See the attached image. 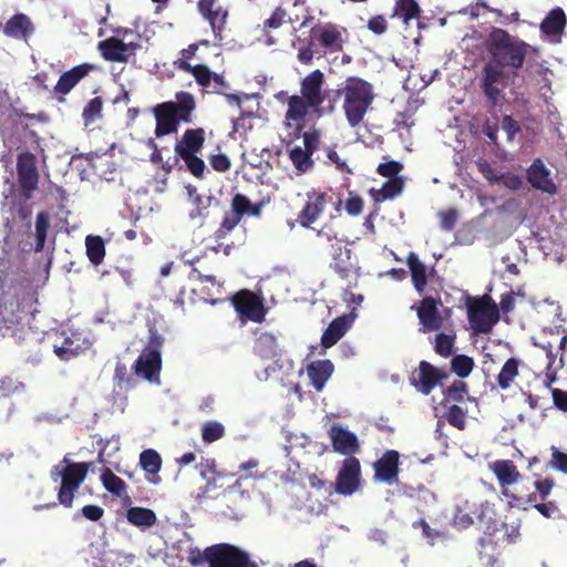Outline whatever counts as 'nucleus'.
Wrapping results in <instances>:
<instances>
[{
    "label": "nucleus",
    "mask_w": 567,
    "mask_h": 567,
    "mask_svg": "<svg viewBox=\"0 0 567 567\" xmlns=\"http://www.w3.org/2000/svg\"><path fill=\"white\" fill-rule=\"evenodd\" d=\"M363 199L353 193H349V197L344 202V209L350 216H359L363 210Z\"/></svg>",
    "instance_id": "69168bd1"
},
{
    "label": "nucleus",
    "mask_w": 567,
    "mask_h": 567,
    "mask_svg": "<svg viewBox=\"0 0 567 567\" xmlns=\"http://www.w3.org/2000/svg\"><path fill=\"white\" fill-rule=\"evenodd\" d=\"M203 560L209 567H258L249 554L237 546L220 543L205 548Z\"/></svg>",
    "instance_id": "6e6552de"
},
{
    "label": "nucleus",
    "mask_w": 567,
    "mask_h": 567,
    "mask_svg": "<svg viewBox=\"0 0 567 567\" xmlns=\"http://www.w3.org/2000/svg\"><path fill=\"white\" fill-rule=\"evenodd\" d=\"M179 157L184 161L187 169L194 177L199 179L204 178L206 165L200 157L196 154L182 155Z\"/></svg>",
    "instance_id": "6e6d98bb"
},
{
    "label": "nucleus",
    "mask_w": 567,
    "mask_h": 567,
    "mask_svg": "<svg viewBox=\"0 0 567 567\" xmlns=\"http://www.w3.org/2000/svg\"><path fill=\"white\" fill-rule=\"evenodd\" d=\"M472 513H477V522L483 528V534L478 538L477 544L480 547H485L491 544L497 543L493 538L495 527H493V517L496 516L495 506L488 501L475 502L465 499L456 505L453 514V525L458 529H467L474 524Z\"/></svg>",
    "instance_id": "39448f33"
},
{
    "label": "nucleus",
    "mask_w": 567,
    "mask_h": 567,
    "mask_svg": "<svg viewBox=\"0 0 567 567\" xmlns=\"http://www.w3.org/2000/svg\"><path fill=\"white\" fill-rule=\"evenodd\" d=\"M336 95L343 97L342 109L351 127L363 121L374 100L373 85L359 76L347 78Z\"/></svg>",
    "instance_id": "20e7f679"
},
{
    "label": "nucleus",
    "mask_w": 567,
    "mask_h": 567,
    "mask_svg": "<svg viewBox=\"0 0 567 567\" xmlns=\"http://www.w3.org/2000/svg\"><path fill=\"white\" fill-rule=\"evenodd\" d=\"M103 100L101 96L91 99L83 109L82 117L85 125L94 123L102 117Z\"/></svg>",
    "instance_id": "de8ad7c7"
},
{
    "label": "nucleus",
    "mask_w": 567,
    "mask_h": 567,
    "mask_svg": "<svg viewBox=\"0 0 567 567\" xmlns=\"http://www.w3.org/2000/svg\"><path fill=\"white\" fill-rule=\"evenodd\" d=\"M501 127L506 134L508 143H513L516 137L523 133V126L512 115H503L501 118Z\"/></svg>",
    "instance_id": "864d4df0"
},
{
    "label": "nucleus",
    "mask_w": 567,
    "mask_h": 567,
    "mask_svg": "<svg viewBox=\"0 0 567 567\" xmlns=\"http://www.w3.org/2000/svg\"><path fill=\"white\" fill-rule=\"evenodd\" d=\"M534 508L546 518H558L560 516V509L556 502L549 501L537 503L536 501L532 503Z\"/></svg>",
    "instance_id": "680f3d73"
},
{
    "label": "nucleus",
    "mask_w": 567,
    "mask_h": 567,
    "mask_svg": "<svg viewBox=\"0 0 567 567\" xmlns=\"http://www.w3.org/2000/svg\"><path fill=\"white\" fill-rule=\"evenodd\" d=\"M17 176L21 195L27 202L31 199L32 193L38 188L40 181L37 157L33 153L25 151L18 154Z\"/></svg>",
    "instance_id": "9b49d317"
},
{
    "label": "nucleus",
    "mask_w": 567,
    "mask_h": 567,
    "mask_svg": "<svg viewBox=\"0 0 567 567\" xmlns=\"http://www.w3.org/2000/svg\"><path fill=\"white\" fill-rule=\"evenodd\" d=\"M209 164L214 171L225 173L230 169L231 162L226 154H213L208 157Z\"/></svg>",
    "instance_id": "774afa93"
},
{
    "label": "nucleus",
    "mask_w": 567,
    "mask_h": 567,
    "mask_svg": "<svg viewBox=\"0 0 567 567\" xmlns=\"http://www.w3.org/2000/svg\"><path fill=\"white\" fill-rule=\"evenodd\" d=\"M412 527L414 529H421L422 536L427 540L429 545L433 546L439 539L445 537V534L441 530L432 528L425 519L421 518L413 522Z\"/></svg>",
    "instance_id": "5fc2aeb1"
},
{
    "label": "nucleus",
    "mask_w": 567,
    "mask_h": 567,
    "mask_svg": "<svg viewBox=\"0 0 567 567\" xmlns=\"http://www.w3.org/2000/svg\"><path fill=\"white\" fill-rule=\"evenodd\" d=\"M374 480L377 482L393 485L399 481L400 453L395 450H386L373 465Z\"/></svg>",
    "instance_id": "a211bd4d"
},
{
    "label": "nucleus",
    "mask_w": 567,
    "mask_h": 567,
    "mask_svg": "<svg viewBox=\"0 0 567 567\" xmlns=\"http://www.w3.org/2000/svg\"><path fill=\"white\" fill-rule=\"evenodd\" d=\"M497 184H502L507 189L514 192L524 188L523 177L512 172L501 173Z\"/></svg>",
    "instance_id": "052dcab7"
},
{
    "label": "nucleus",
    "mask_w": 567,
    "mask_h": 567,
    "mask_svg": "<svg viewBox=\"0 0 567 567\" xmlns=\"http://www.w3.org/2000/svg\"><path fill=\"white\" fill-rule=\"evenodd\" d=\"M288 157L298 173H307L315 166L312 155L301 146H293L288 151Z\"/></svg>",
    "instance_id": "4c0bfd02"
},
{
    "label": "nucleus",
    "mask_w": 567,
    "mask_h": 567,
    "mask_svg": "<svg viewBox=\"0 0 567 567\" xmlns=\"http://www.w3.org/2000/svg\"><path fill=\"white\" fill-rule=\"evenodd\" d=\"M318 245L321 250L327 251L342 243L343 239L339 237V233L334 229L332 225L324 224L317 231Z\"/></svg>",
    "instance_id": "79ce46f5"
},
{
    "label": "nucleus",
    "mask_w": 567,
    "mask_h": 567,
    "mask_svg": "<svg viewBox=\"0 0 567 567\" xmlns=\"http://www.w3.org/2000/svg\"><path fill=\"white\" fill-rule=\"evenodd\" d=\"M302 137L303 140V147L307 152H309L311 155L319 148L320 142H321V132L313 127L307 132H303L298 137Z\"/></svg>",
    "instance_id": "bf43d9fd"
},
{
    "label": "nucleus",
    "mask_w": 567,
    "mask_h": 567,
    "mask_svg": "<svg viewBox=\"0 0 567 567\" xmlns=\"http://www.w3.org/2000/svg\"><path fill=\"white\" fill-rule=\"evenodd\" d=\"M333 371L334 365L328 359L316 360L307 365V374L311 381V385L318 392L323 390L327 381L331 378Z\"/></svg>",
    "instance_id": "bb28decb"
},
{
    "label": "nucleus",
    "mask_w": 567,
    "mask_h": 567,
    "mask_svg": "<svg viewBox=\"0 0 567 567\" xmlns=\"http://www.w3.org/2000/svg\"><path fill=\"white\" fill-rule=\"evenodd\" d=\"M327 205V194L311 190L307 193V199L302 209L298 213L297 221L305 228H309L322 215Z\"/></svg>",
    "instance_id": "aec40b11"
},
{
    "label": "nucleus",
    "mask_w": 567,
    "mask_h": 567,
    "mask_svg": "<svg viewBox=\"0 0 567 567\" xmlns=\"http://www.w3.org/2000/svg\"><path fill=\"white\" fill-rule=\"evenodd\" d=\"M447 377L449 374L445 371L422 360L419 367L411 372L409 381L416 391L429 395L443 380L447 379Z\"/></svg>",
    "instance_id": "f8f14e48"
},
{
    "label": "nucleus",
    "mask_w": 567,
    "mask_h": 567,
    "mask_svg": "<svg viewBox=\"0 0 567 567\" xmlns=\"http://www.w3.org/2000/svg\"><path fill=\"white\" fill-rule=\"evenodd\" d=\"M566 25L567 17L565 11L560 7H555L545 16L539 24V30L551 43L558 44L561 42Z\"/></svg>",
    "instance_id": "412c9836"
},
{
    "label": "nucleus",
    "mask_w": 567,
    "mask_h": 567,
    "mask_svg": "<svg viewBox=\"0 0 567 567\" xmlns=\"http://www.w3.org/2000/svg\"><path fill=\"white\" fill-rule=\"evenodd\" d=\"M225 435V426L217 421H208L203 424L202 440L205 443H213L220 440Z\"/></svg>",
    "instance_id": "09e8293b"
},
{
    "label": "nucleus",
    "mask_w": 567,
    "mask_h": 567,
    "mask_svg": "<svg viewBox=\"0 0 567 567\" xmlns=\"http://www.w3.org/2000/svg\"><path fill=\"white\" fill-rule=\"evenodd\" d=\"M176 69L182 70L186 73L192 74L196 82L203 87H209L212 84L213 73L209 68L205 64L192 65L185 60H177L174 62Z\"/></svg>",
    "instance_id": "72a5a7b5"
},
{
    "label": "nucleus",
    "mask_w": 567,
    "mask_h": 567,
    "mask_svg": "<svg viewBox=\"0 0 567 567\" xmlns=\"http://www.w3.org/2000/svg\"><path fill=\"white\" fill-rule=\"evenodd\" d=\"M97 70L93 63L84 62L63 72L53 87V93L58 95L60 102L64 101V96L69 94L83 79L91 72Z\"/></svg>",
    "instance_id": "f3484780"
},
{
    "label": "nucleus",
    "mask_w": 567,
    "mask_h": 567,
    "mask_svg": "<svg viewBox=\"0 0 567 567\" xmlns=\"http://www.w3.org/2000/svg\"><path fill=\"white\" fill-rule=\"evenodd\" d=\"M230 300L243 323L248 320L261 323L265 320L267 309L262 297L248 289H241L233 295Z\"/></svg>",
    "instance_id": "9d476101"
},
{
    "label": "nucleus",
    "mask_w": 567,
    "mask_h": 567,
    "mask_svg": "<svg viewBox=\"0 0 567 567\" xmlns=\"http://www.w3.org/2000/svg\"><path fill=\"white\" fill-rule=\"evenodd\" d=\"M456 336L455 333L440 332L434 339V351L442 358H449L453 354Z\"/></svg>",
    "instance_id": "a18cd8bd"
},
{
    "label": "nucleus",
    "mask_w": 567,
    "mask_h": 567,
    "mask_svg": "<svg viewBox=\"0 0 567 567\" xmlns=\"http://www.w3.org/2000/svg\"><path fill=\"white\" fill-rule=\"evenodd\" d=\"M468 321L472 328L478 333L491 332L494 324L499 320V310L496 303L487 295L475 299L468 306Z\"/></svg>",
    "instance_id": "1a4fd4ad"
},
{
    "label": "nucleus",
    "mask_w": 567,
    "mask_h": 567,
    "mask_svg": "<svg viewBox=\"0 0 567 567\" xmlns=\"http://www.w3.org/2000/svg\"><path fill=\"white\" fill-rule=\"evenodd\" d=\"M350 329V321L346 316L333 319L321 337V346L324 349L334 346Z\"/></svg>",
    "instance_id": "c756f323"
},
{
    "label": "nucleus",
    "mask_w": 567,
    "mask_h": 567,
    "mask_svg": "<svg viewBox=\"0 0 567 567\" xmlns=\"http://www.w3.org/2000/svg\"><path fill=\"white\" fill-rule=\"evenodd\" d=\"M86 256L89 260L94 265L99 266L102 264L105 257V245L100 236L89 235L85 238Z\"/></svg>",
    "instance_id": "37998d69"
},
{
    "label": "nucleus",
    "mask_w": 567,
    "mask_h": 567,
    "mask_svg": "<svg viewBox=\"0 0 567 567\" xmlns=\"http://www.w3.org/2000/svg\"><path fill=\"white\" fill-rule=\"evenodd\" d=\"M406 264L415 290L420 295L423 293L427 285V278L435 271L434 268L429 270L427 267L419 259L417 255L413 251L408 255Z\"/></svg>",
    "instance_id": "c85d7f7f"
},
{
    "label": "nucleus",
    "mask_w": 567,
    "mask_h": 567,
    "mask_svg": "<svg viewBox=\"0 0 567 567\" xmlns=\"http://www.w3.org/2000/svg\"><path fill=\"white\" fill-rule=\"evenodd\" d=\"M24 310L19 302L16 305L10 303V310L6 307V310L2 315V322L7 327V329H13L23 321Z\"/></svg>",
    "instance_id": "3c124183"
},
{
    "label": "nucleus",
    "mask_w": 567,
    "mask_h": 567,
    "mask_svg": "<svg viewBox=\"0 0 567 567\" xmlns=\"http://www.w3.org/2000/svg\"><path fill=\"white\" fill-rule=\"evenodd\" d=\"M99 50L106 61L121 63L128 61V56L125 54V42L115 37L101 41Z\"/></svg>",
    "instance_id": "7c9ffc66"
},
{
    "label": "nucleus",
    "mask_w": 567,
    "mask_h": 567,
    "mask_svg": "<svg viewBox=\"0 0 567 567\" xmlns=\"http://www.w3.org/2000/svg\"><path fill=\"white\" fill-rule=\"evenodd\" d=\"M126 518L128 523L137 527H151L156 523L154 511L140 506L128 508Z\"/></svg>",
    "instance_id": "c9c22d12"
},
{
    "label": "nucleus",
    "mask_w": 567,
    "mask_h": 567,
    "mask_svg": "<svg viewBox=\"0 0 567 567\" xmlns=\"http://www.w3.org/2000/svg\"><path fill=\"white\" fill-rule=\"evenodd\" d=\"M50 228V214L45 210L39 212L35 217V246L34 251L41 252L44 249L48 230Z\"/></svg>",
    "instance_id": "58836bf2"
},
{
    "label": "nucleus",
    "mask_w": 567,
    "mask_h": 567,
    "mask_svg": "<svg viewBox=\"0 0 567 567\" xmlns=\"http://www.w3.org/2000/svg\"><path fill=\"white\" fill-rule=\"evenodd\" d=\"M404 184V178L388 179L380 189L372 188L370 194L377 203L393 199L401 195Z\"/></svg>",
    "instance_id": "f704fd0d"
},
{
    "label": "nucleus",
    "mask_w": 567,
    "mask_h": 567,
    "mask_svg": "<svg viewBox=\"0 0 567 567\" xmlns=\"http://www.w3.org/2000/svg\"><path fill=\"white\" fill-rule=\"evenodd\" d=\"M403 169V164L398 162V161H388V162H384V163H380L377 167V173L382 176V177H385L388 179H392V178H403L402 176H400V173L402 172Z\"/></svg>",
    "instance_id": "13d9d810"
},
{
    "label": "nucleus",
    "mask_w": 567,
    "mask_h": 567,
    "mask_svg": "<svg viewBox=\"0 0 567 567\" xmlns=\"http://www.w3.org/2000/svg\"><path fill=\"white\" fill-rule=\"evenodd\" d=\"M24 383L13 379L12 377H4L0 380V394L3 398L21 393L24 391Z\"/></svg>",
    "instance_id": "4d7b16f0"
},
{
    "label": "nucleus",
    "mask_w": 567,
    "mask_h": 567,
    "mask_svg": "<svg viewBox=\"0 0 567 567\" xmlns=\"http://www.w3.org/2000/svg\"><path fill=\"white\" fill-rule=\"evenodd\" d=\"M489 468L497 477L502 495L509 499L512 506L520 507L523 504H532L536 501V494L526 493L523 487L517 486L516 492L509 489V486L520 478V473L513 461L497 460L489 464Z\"/></svg>",
    "instance_id": "0eeeda50"
},
{
    "label": "nucleus",
    "mask_w": 567,
    "mask_h": 567,
    "mask_svg": "<svg viewBox=\"0 0 567 567\" xmlns=\"http://www.w3.org/2000/svg\"><path fill=\"white\" fill-rule=\"evenodd\" d=\"M466 415H467L466 409H463L462 406H460L457 404H452L447 409L444 416L450 425L456 427L457 430H464L466 426Z\"/></svg>",
    "instance_id": "603ef678"
},
{
    "label": "nucleus",
    "mask_w": 567,
    "mask_h": 567,
    "mask_svg": "<svg viewBox=\"0 0 567 567\" xmlns=\"http://www.w3.org/2000/svg\"><path fill=\"white\" fill-rule=\"evenodd\" d=\"M311 34L317 39L322 48L330 52H340L343 48L341 32L334 24L312 28Z\"/></svg>",
    "instance_id": "393cba45"
},
{
    "label": "nucleus",
    "mask_w": 567,
    "mask_h": 567,
    "mask_svg": "<svg viewBox=\"0 0 567 567\" xmlns=\"http://www.w3.org/2000/svg\"><path fill=\"white\" fill-rule=\"evenodd\" d=\"M161 365V352L143 351L134 363V371L137 375L153 381L158 379Z\"/></svg>",
    "instance_id": "b1692460"
},
{
    "label": "nucleus",
    "mask_w": 567,
    "mask_h": 567,
    "mask_svg": "<svg viewBox=\"0 0 567 567\" xmlns=\"http://www.w3.org/2000/svg\"><path fill=\"white\" fill-rule=\"evenodd\" d=\"M100 478L104 488L112 495L121 497L126 493V483L121 477L115 475L111 468L105 467L102 471Z\"/></svg>",
    "instance_id": "a19ab883"
},
{
    "label": "nucleus",
    "mask_w": 567,
    "mask_h": 567,
    "mask_svg": "<svg viewBox=\"0 0 567 567\" xmlns=\"http://www.w3.org/2000/svg\"><path fill=\"white\" fill-rule=\"evenodd\" d=\"M422 13V9L417 0H395L391 18H396L408 28L410 22L414 19H419Z\"/></svg>",
    "instance_id": "473e14b6"
},
{
    "label": "nucleus",
    "mask_w": 567,
    "mask_h": 567,
    "mask_svg": "<svg viewBox=\"0 0 567 567\" xmlns=\"http://www.w3.org/2000/svg\"><path fill=\"white\" fill-rule=\"evenodd\" d=\"M251 208V202L243 194L234 195L231 199V213L241 219L244 215Z\"/></svg>",
    "instance_id": "e2e57ef3"
},
{
    "label": "nucleus",
    "mask_w": 567,
    "mask_h": 567,
    "mask_svg": "<svg viewBox=\"0 0 567 567\" xmlns=\"http://www.w3.org/2000/svg\"><path fill=\"white\" fill-rule=\"evenodd\" d=\"M493 527H495L493 538L496 539L497 543L480 547L478 553L481 556H493L504 544H514L520 537V524L518 519L512 523L503 522L498 524L495 516L493 517Z\"/></svg>",
    "instance_id": "dca6fc26"
},
{
    "label": "nucleus",
    "mask_w": 567,
    "mask_h": 567,
    "mask_svg": "<svg viewBox=\"0 0 567 567\" xmlns=\"http://www.w3.org/2000/svg\"><path fill=\"white\" fill-rule=\"evenodd\" d=\"M361 483V465L357 457L344 458L342 466L338 472L334 491L344 496L355 493Z\"/></svg>",
    "instance_id": "ddd939ff"
},
{
    "label": "nucleus",
    "mask_w": 567,
    "mask_h": 567,
    "mask_svg": "<svg viewBox=\"0 0 567 567\" xmlns=\"http://www.w3.org/2000/svg\"><path fill=\"white\" fill-rule=\"evenodd\" d=\"M175 96L176 101L163 102L153 109L156 121V137L176 133L181 123L192 122L196 109L194 95L189 92L179 91Z\"/></svg>",
    "instance_id": "7ed1b4c3"
},
{
    "label": "nucleus",
    "mask_w": 567,
    "mask_h": 567,
    "mask_svg": "<svg viewBox=\"0 0 567 567\" xmlns=\"http://www.w3.org/2000/svg\"><path fill=\"white\" fill-rule=\"evenodd\" d=\"M487 59L481 70L480 87L489 107L504 99L511 76L524 66L532 45L502 28H493L485 40Z\"/></svg>",
    "instance_id": "f257e3e1"
},
{
    "label": "nucleus",
    "mask_w": 567,
    "mask_h": 567,
    "mask_svg": "<svg viewBox=\"0 0 567 567\" xmlns=\"http://www.w3.org/2000/svg\"><path fill=\"white\" fill-rule=\"evenodd\" d=\"M526 179L536 190L554 196L558 193V186L554 181L551 171L539 157L535 158L526 169Z\"/></svg>",
    "instance_id": "4468645a"
},
{
    "label": "nucleus",
    "mask_w": 567,
    "mask_h": 567,
    "mask_svg": "<svg viewBox=\"0 0 567 567\" xmlns=\"http://www.w3.org/2000/svg\"><path fill=\"white\" fill-rule=\"evenodd\" d=\"M255 351L262 358H275L278 354L277 338L270 332L261 333L256 340Z\"/></svg>",
    "instance_id": "ea45409f"
},
{
    "label": "nucleus",
    "mask_w": 567,
    "mask_h": 567,
    "mask_svg": "<svg viewBox=\"0 0 567 567\" xmlns=\"http://www.w3.org/2000/svg\"><path fill=\"white\" fill-rule=\"evenodd\" d=\"M329 437L332 443V447L337 453L347 455L348 457L353 456L360 449L358 437L354 433L340 425L333 424L329 430Z\"/></svg>",
    "instance_id": "4be33fe9"
},
{
    "label": "nucleus",
    "mask_w": 567,
    "mask_h": 567,
    "mask_svg": "<svg viewBox=\"0 0 567 567\" xmlns=\"http://www.w3.org/2000/svg\"><path fill=\"white\" fill-rule=\"evenodd\" d=\"M324 73L316 69L300 80V93L288 95L287 92H279L276 97L287 104L285 113V125H295L293 138H298L305 128V120L310 113L320 114V106L327 97L324 90Z\"/></svg>",
    "instance_id": "f03ea898"
},
{
    "label": "nucleus",
    "mask_w": 567,
    "mask_h": 567,
    "mask_svg": "<svg viewBox=\"0 0 567 567\" xmlns=\"http://www.w3.org/2000/svg\"><path fill=\"white\" fill-rule=\"evenodd\" d=\"M439 303H441L440 299L427 296L421 300L420 306L412 307V309L416 310L417 319L421 324L419 329L420 332L437 331L442 328L443 318L437 308Z\"/></svg>",
    "instance_id": "6ab92c4d"
},
{
    "label": "nucleus",
    "mask_w": 567,
    "mask_h": 567,
    "mask_svg": "<svg viewBox=\"0 0 567 567\" xmlns=\"http://www.w3.org/2000/svg\"><path fill=\"white\" fill-rule=\"evenodd\" d=\"M35 27L25 13L13 14L4 24L3 33L12 39L28 41L34 33Z\"/></svg>",
    "instance_id": "5701e85b"
},
{
    "label": "nucleus",
    "mask_w": 567,
    "mask_h": 567,
    "mask_svg": "<svg viewBox=\"0 0 567 567\" xmlns=\"http://www.w3.org/2000/svg\"><path fill=\"white\" fill-rule=\"evenodd\" d=\"M474 365L473 358L465 354H456L451 360L452 372L461 379L467 378L472 373Z\"/></svg>",
    "instance_id": "49530a36"
},
{
    "label": "nucleus",
    "mask_w": 567,
    "mask_h": 567,
    "mask_svg": "<svg viewBox=\"0 0 567 567\" xmlns=\"http://www.w3.org/2000/svg\"><path fill=\"white\" fill-rule=\"evenodd\" d=\"M443 395L444 401L453 402L454 404L463 402L466 396L468 400H472V398L468 396L467 383L462 380L453 381L452 384L443 391Z\"/></svg>",
    "instance_id": "c03bdc74"
},
{
    "label": "nucleus",
    "mask_w": 567,
    "mask_h": 567,
    "mask_svg": "<svg viewBox=\"0 0 567 567\" xmlns=\"http://www.w3.org/2000/svg\"><path fill=\"white\" fill-rule=\"evenodd\" d=\"M533 486L536 489V492H534L536 494V501H545L551 493L555 486V481L549 477L544 480H537L533 483Z\"/></svg>",
    "instance_id": "0e129e2a"
},
{
    "label": "nucleus",
    "mask_w": 567,
    "mask_h": 567,
    "mask_svg": "<svg viewBox=\"0 0 567 567\" xmlns=\"http://www.w3.org/2000/svg\"><path fill=\"white\" fill-rule=\"evenodd\" d=\"M498 128L499 125L495 121L486 120L482 125V133L488 140V143L498 147Z\"/></svg>",
    "instance_id": "338daca9"
},
{
    "label": "nucleus",
    "mask_w": 567,
    "mask_h": 567,
    "mask_svg": "<svg viewBox=\"0 0 567 567\" xmlns=\"http://www.w3.org/2000/svg\"><path fill=\"white\" fill-rule=\"evenodd\" d=\"M519 365L520 361L514 357L505 361L497 375V384L502 390L511 388L513 381L519 374Z\"/></svg>",
    "instance_id": "e433bc0d"
},
{
    "label": "nucleus",
    "mask_w": 567,
    "mask_h": 567,
    "mask_svg": "<svg viewBox=\"0 0 567 567\" xmlns=\"http://www.w3.org/2000/svg\"><path fill=\"white\" fill-rule=\"evenodd\" d=\"M240 218L237 217L234 213H227L219 227L214 231V239L216 241H220L221 239L226 238L234 229L235 227L240 223Z\"/></svg>",
    "instance_id": "8fccbe9b"
},
{
    "label": "nucleus",
    "mask_w": 567,
    "mask_h": 567,
    "mask_svg": "<svg viewBox=\"0 0 567 567\" xmlns=\"http://www.w3.org/2000/svg\"><path fill=\"white\" fill-rule=\"evenodd\" d=\"M92 466L90 462H72L68 456L55 465L51 471L53 481L61 480L58 491V501L66 508L72 507L74 493L85 481L87 473Z\"/></svg>",
    "instance_id": "423d86ee"
},
{
    "label": "nucleus",
    "mask_w": 567,
    "mask_h": 567,
    "mask_svg": "<svg viewBox=\"0 0 567 567\" xmlns=\"http://www.w3.org/2000/svg\"><path fill=\"white\" fill-rule=\"evenodd\" d=\"M140 465L147 474L148 482L152 484L161 482L158 473L162 468V457L157 451L153 449L144 450L140 454Z\"/></svg>",
    "instance_id": "2f4dec72"
},
{
    "label": "nucleus",
    "mask_w": 567,
    "mask_h": 567,
    "mask_svg": "<svg viewBox=\"0 0 567 567\" xmlns=\"http://www.w3.org/2000/svg\"><path fill=\"white\" fill-rule=\"evenodd\" d=\"M205 143V130L188 128L184 132L182 140L175 144V153L178 156L197 154L202 151Z\"/></svg>",
    "instance_id": "a878e982"
},
{
    "label": "nucleus",
    "mask_w": 567,
    "mask_h": 567,
    "mask_svg": "<svg viewBox=\"0 0 567 567\" xmlns=\"http://www.w3.org/2000/svg\"><path fill=\"white\" fill-rule=\"evenodd\" d=\"M197 11L209 23L215 39L223 40L229 17L228 9L218 4V0H198Z\"/></svg>",
    "instance_id": "2eb2a0df"
},
{
    "label": "nucleus",
    "mask_w": 567,
    "mask_h": 567,
    "mask_svg": "<svg viewBox=\"0 0 567 567\" xmlns=\"http://www.w3.org/2000/svg\"><path fill=\"white\" fill-rule=\"evenodd\" d=\"M330 258V268L342 279H347L351 272L352 264L350 261L351 250L344 243L324 251Z\"/></svg>",
    "instance_id": "cd10ccee"
}]
</instances>
